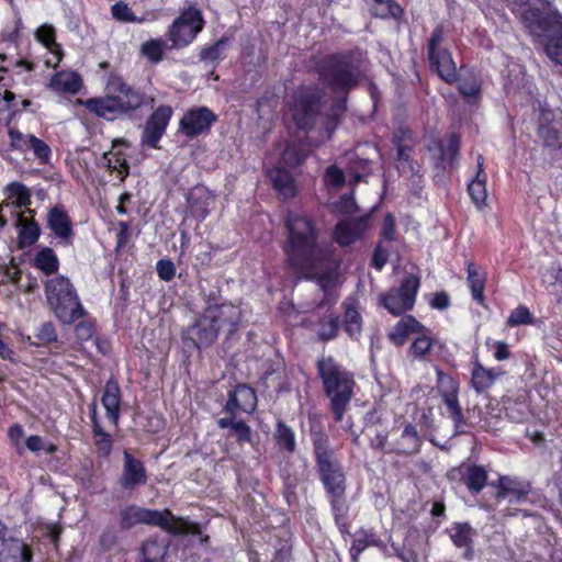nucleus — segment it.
Returning <instances> with one entry per match:
<instances>
[{
    "instance_id": "1",
    "label": "nucleus",
    "mask_w": 562,
    "mask_h": 562,
    "mask_svg": "<svg viewBox=\"0 0 562 562\" xmlns=\"http://www.w3.org/2000/svg\"><path fill=\"white\" fill-rule=\"evenodd\" d=\"M285 228L288 238L283 250L290 266L316 279L325 292L331 291L337 279V260L333 257L331 246L317 241V229L303 213L290 211Z\"/></svg>"
},
{
    "instance_id": "2",
    "label": "nucleus",
    "mask_w": 562,
    "mask_h": 562,
    "mask_svg": "<svg viewBox=\"0 0 562 562\" xmlns=\"http://www.w3.org/2000/svg\"><path fill=\"white\" fill-rule=\"evenodd\" d=\"M513 10H524L521 19L526 27L544 36V52L551 61L562 66V13L550 0H505Z\"/></svg>"
},
{
    "instance_id": "3",
    "label": "nucleus",
    "mask_w": 562,
    "mask_h": 562,
    "mask_svg": "<svg viewBox=\"0 0 562 562\" xmlns=\"http://www.w3.org/2000/svg\"><path fill=\"white\" fill-rule=\"evenodd\" d=\"M109 91L110 94L105 98L87 101L91 112L106 120L120 115L133 117L142 108H153L156 101L154 93L136 89L119 78L109 83Z\"/></svg>"
},
{
    "instance_id": "4",
    "label": "nucleus",
    "mask_w": 562,
    "mask_h": 562,
    "mask_svg": "<svg viewBox=\"0 0 562 562\" xmlns=\"http://www.w3.org/2000/svg\"><path fill=\"white\" fill-rule=\"evenodd\" d=\"M318 374L330 401V409L336 422H341L353 395V375L341 369L331 358L317 362Z\"/></svg>"
},
{
    "instance_id": "5",
    "label": "nucleus",
    "mask_w": 562,
    "mask_h": 562,
    "mask_svg": "<svg viewBox=\"0 0 562 562\" xmlns=\"http://www.w3.org/2000/svg\"><path fill=\"white\" fill-rule=\"evenodd\" d=\"M45 295L55 317L63 324L71 325L86 314L76 289L64 276L47 280Z\"/></svg>"
},
{
    "instance_id": "6",
    "label": "nucleus",
    "mask_w": 562,
    "mask_h": 562,
    "mask_svg": "<svg viewBox=\"0 0 562 562\" xmlns=\"http://www.w3.org/2000/svg\"><path fill=\"white\" fill-rule=\"evenodd\" d=\"M120 517L121 526L125 529L144 524L160 527L175 535L200 533L199 525L183 518L175 517L168 510L159 512L137 505H130L121 510Z\"/></svg>"
},
{
    "instance_id": "7",
    "label": "nucleus",
    "mask_w": 562,
    "mask_h": 562,
    "mask_svg": "<svg viewBox=\"0 0 562 562\" xmlns=\"http://www.w3.org/2000/svg\"><path fill=\"white\" fill-rule=\"evenodd\" d=\"M321 480L330 497H342L346 492V477L334 453L327 449V439L318 437L314 441Z\"/></svg>"
},
{
    "instance_id": "8",
    "label": "nucleus",
    "mask_w": 562,
    "mask_h": 562,
    "mask_svg": "<svg viewBox=\"0 0 562 562\" xmlns=\"http://www.w3.org/2000/svg\"><path fill=\"white\" fill-rule=\"evenodd\" d=\"M204 20L202 12L195 7L184 9L172 22L168 30V37L173 48H183L191 44L202 31Z\"/></svg>"
},
{
    "instance_id": "9",
    "label": "nucleus",
    "mask_w": 562,
    "mask_h": 562,
    "mask_svg": "<svg viewBox=\"0 0 562 562\" xmlns=\"http://www.w3.org/2000/svg\"><path fill=\"white\" fill-rule=\"evenodd\" d=\"M321 77L334 89H350L358 82V74L345 57L331 55L324 61L321 69Z\"/></svg>"
},
{
    "instance_id": "10",
    "label": "nucleus",
    "mask_w": 562,
    "mask_h": 562,
    "mask_svg": "<svg viewBox=\"0 0 562 562\" xmlns=\"http://www.w3.org/2000/svg\"><path fill=\"white\" fill-rule=\"evenodd\" d=\"M419 289V279L413 274L406 276L398 288L391 289L382 303L393 315L398 316L413 308Z\"/></svg>"
},
{
    "instance_id": "11",
    "label": "nucleus",
    "mask_w": 562,
    "mask_h": 562,
    "mask_svg": "<svg viewBox=\"0 0 562 562\" xmlns=\"http://www.w3.org/2000/svg\"><path fill=\"white\" fill-rule=\"evenodd\" d=\"M319 108L321 100L316 93L304 89L295 94L293 103L290 104V113L300 130H307L315 122Z\"/></svg>"
},
{
    "instance_id": "12",
    "label": "nucleus",
    "mask_w": 562,
    "mask_h": 562,
    "mask_svg": "<svg viewBox=\"0 0 562 562\" xmlns=\"http://www.w3.org/2000/svg\"><path fill=\"white\" fill-rule=\"evenodd\" d=\"M204 312L218 331L227 333L229 336L236 331L241 321L240 307L228 302H209Z\"/></svg>"
},
{
    "instance_id": "13",
    "label": "nucleus",
    "mask_w": 562,
    "mask_h": 562,
    "mask_svg": "<svg viewBox=\"0 0 562 562\" xmlns=\"http://www.w3.org/2000/svg\"><path fill=\"white\" fill-rule=\"evenodd\" d=\"M442 30L436 29L429 41V59L434 67H436L439 76L447 82H451L457 78V66L451 57V54L446 49H440Z\"/></svg>"
},
{
    "instance_id": "14",
    "label": "nucleus",
    "mask_w": 562,
    "mask_h": 562,
    "mask_svg": "<svg viewBox=\"0 0 562 562\" xmlns=\"http://www.w3.org/2000/svg\"><path fill=\"white\" fill-rule=\"evenodd\" d=\"M217 120L216 114L206 106L188 110L179 122V130L192 138L207 132Z\"/></svg>"
},
{
    "instance_id": "15",
    "label": "nucleus",
    "mask_w": 562,
    "mask_h": 562,
    "mask_svg": "<svg viewBox=\"0 0 562 562\" xmlns=\"http://www.w3.org/2000/svg\"><path fill=\"white\" fill-rule=\"evenodd\" d=\"M173 110L170 105L158 106L147 119L143 134L142 143L151 148H157L158 143L165 134L167 126L172 117Z\"/></svg>"
},
{
    "instance_id": "16",
    "label": "nucleus",
    "mask_w": 562,
    "mask_h": 562,
    "mask_svg": "<svg viewBox=\"0 0 562 562\" xmlns=\"http://www.w3.org/2000/svg\"><path fill=\"white\" fill-rule=\"evenodd\" d=\"M218 328L206 317V313L195 321L194 324L189 326L183 333L186 342H191L193 347L201 349L207 348L215 342L218 337Z\"/></svg>"
},
{
    "instance_id": "17",
    "label": "nucleus",
    "mask_w": 562,
    "mask_h": 562,
    "mask_svg": "<svg viewBox=\"0 0 562 562\" xmlns=\"http://www.w3.org/2000/svg\"><path fill=\"white\" fill-rule=\"evenodd\" d=\"M438 375L441 384H443L445 381L448 383V385L440 391L447 415L452 419L456 431L463 434L467 431V424L458 401V386L452 379L445 376L441 372H438Z\"/></svg>"
},
{
    "instance_id": "18",
    "label": "nucleus",
    "mask_w": 562,
    "mask_h": 562,
    "mask_svg": "<svg viewBox=\"0 0 562 562\" xmlns=\"http://www.w3.org/2000/svg\"><path fill=\"white\" fill-rule=\"evenodd\" d=\"M47 226L59 244L70 245L72 243V222L67 212L61 207L54 206L48 211Z\"/></svg>"
},
{
    "instance_id": "19",
    "label": "nucleus",
    "mask_w": 562,
    "mask_h": 562,
    "mask_svg": "<svg viewBox=\"0 0 562 562\" xmlns=\"http://www.w3.org/2000/svg\"><path fill=\"white\" fill-rule=\"evenodd\" d=\"M369 227V217L340 221L335 228L334 238L340 246H349L360 239Z\"/></svg>"
},
{
    "instance_id": "20",
    "label": "nucleus",
    "mask_w": 562,
    "mask_h": 562,
    "mask_svg": "<svg viewBox=\"0 0 562 562\" xmlns=\"http://www.w3.org/2000/svg\"><path fill=\"white\" fill-rule=\"evenodd\" d=\"M257 406V396L254 389L240 384L229 393V398L226 403V411L233 415L238 412L252 413Z\"/></svg>"
},
{
    "instance_id": "21",
    "label": "nucleus",
    "mask_w": 562,
    "mask_h": 562,
    "mask_svg": "<svg viewBox=\"0 0 562 562\" xmlns=\"http://www.w3.org/2000/svg\"><path fill=\"white\" fill-rule=\"evenodd\" d=\"M147 482L146 469L140 460L135 459L130 452H124V464L121 475V485L124 488H134Z\"/></svg>"
},
{
    "instance_id": "22",
    "label": "nucleus",
    "mask_w": 562,
    "mask_h": 562,
    "mask_svg": "<svg viewBox=\"0 0 562 562\" xmlns=\"http://www.w3.org/2000/svg\"><path fill=\"white\" fill-rule=\"evenodd\" d=\"M35 37L49 54L45 60L46 66L56 68L61 61L63 50L56 42L55 29L49 24H43L36 30Z\"/></svg>"
},
{
    "instance_id": "23",
    "label": "nucleus",
    "mask_w": 562,
    "mask_h": 562,
    "mask_svg": "<svg viewBox=\"0 0 562 562\" xmlns=\"http://www.w3.org/2000/svg\"><path fill=\"white\" fill-rule=\"evenodd\" d=\"M34 211H22L16 218L20 247L34 245L41 235V228L34 220Z\"/></svg>"
},
{
    "instance_id": "24",
    "label": "nucleus",
    "mask_w": 562,
    "mask_h": 562,
    "mask_svg": "<svg viewBox=\"0 0 562 562\" xmlns=\"http://www.w3.org/2000/svg\"><path fill=\"white\" fill-rule=\"evenodd\" d=\"M4 203L22 211H32V191L20 181H12L3 188Z\"/></svg>"
},
{
    "instance_id": "25",
    "label": "nucleus",
    "mask_w": 562,
    "mask_h": 562,
    "mask_svg": "<svg viewBox=\"0 0 562 562\" xmlns=\"http://www.w3.org/2000/svg\"><path fill=\"white\" fill-rule=\"evenodd\" d=\"M187 201L190 213L200 221H203L210 213L214 195L205 187H196L188 194Z\"/></svg>"
},
{
    "instance_id": "26",
    "label": "nucleus",
    "mask_w": 562,
    "mask_h": 562,
    "mask_svg": "<svg viewBox=\"0 0 562 562\" xmlns=\"http://www.w3.org/2000/svg\"><path fill=\"white\" fill-rule=\"evenodd\" d=\"M101 403L106 412V417L116 426L120 418L121 405V391L117 382L109 380L105 383Z\"/></svg>"
},
{
    "instance_id": "27",
    "label": "nucleus",
    "mask_w": 562,
    "mask_h": 562,
    "mask_svg": "<svg viewBox=\"0 0 562 562\" xmlns=\"http://www.w3.org/2000/svg\"><path fill=\"white\" fill-rule=\"evenodd\" d=\"M268 177L273 188L282 199H291L296 194L297 190L294 179L288 170L278 166L268 170Z\"/></svg>"
},
{
    "instance_id": "28",
    "label": "nucleus",
    "mask_w": 562,
    "mask_h": 562,
    "mask_svg": "<svg viewBox=\"0 0 562 562\" xmlns=\"http://www.w3.org/2000/svg\"><path fill=\"white\" fill-rule=\"evenodd\" d=\"M448 533L454 546L465 549L464 558L472 559V542L476 531L467 522H457L448 529Z\"/></svg>"
},
{
    "instance_id": "29",
    "label": "nucleus",
    "mask_w": 562,
    "mask_h": 562,
    "mask_svg": "<svg viewBox=\"0 0 562 562\" xmlns=\"http://www.w3.org/2000/svg\"><path fill=\"white\" fill-rule=\"evenodd\" d=\"M0 562H32V551L22 540L10 537L0 550Z\"/></svg>"
},
{
    "instance_id": "30",
    "label": "nucleus",
    "mask_w": 562,
    "mask_h": 562,
    "mask_svg": "<svg viewBox=\"0 0 562 562\" xmlns=\"http://www.w3.org/2000/svg\"><path fill=\"white\" fill-rule=\"evenodd\" d=\"M82 86L81 77L75 71H59L55 74L48 87L57 93L76 94Z\"/></svg>"
},
{
    "instance_id": "31",
    "label": "nucleus",
    "mask_w": 562,
    "mask_h": 562,
    "mask_svg": "<svg viewBox=\"0 0 562 562\" xmlns=\"http://www.w3.org/2000/svg\"><path fill=\"white\" fill-rule=\"evenodd\" d=\"M424 331V325L413 316L402 317L389 333V339L396 346L405 344L412 334Z\"/></svg>"
},
{
    "instance_id": "32",
    "label": "nucleus",
    "mask_w": 562,
    "mask_h": 562,
    "mask_svg": "<svg viewBox=\"0 0 562 562\" xmlns=\"http://www.w3.org/2000/svg\"><path fill=\"white\" fill-rule=\"evenodd\" d=\"M502 374L501 370L487 369L475 361L471 371V385L477 393H482L488 390Z\"/></svg>"
},
{
    "instance_id": "33",
    "label": "nucleus",
    "mask_w": 562,
    "mask_h": 562,
    "mask_svg": "<svg viewBox=\"0 0 562 562\" xmlns=\"http://www.w3.org/2000/svg\"><path fill=\"white\" fill-rule=\"evenodd\" d=\"M90 413L92 422L93 440L97 447L98 454L102 458H106L110 456L112 451L113 440L111 436L104 431V429L99 423L95 404H92L90 406Z\"/></svg>"
},
{
    "instance_id": "34",
    "label": "nucleus",
    "mask_w": 562,
    "mask_h": 562,
    "mask_svg": "<svg viewBox=\"0 0 562 562\" xmlns=\"http://www.w3.org/2000/svg\"><path fill=\"white\" fill-rule=\"evenodd\" d=\"M469 194L477 209L485 205L487 198L486 175L483 170V157H477V171L475 178L468 186Z\"/></svg>"
},
{
    "instance_id": "35",
    "label": "nucleus",
    "mask_w": 562,
    "mask_h": 562,
    "mask_svg": "<svg viewBox=\"0 0 562 562\" xmlns=\"http://www.w3.org/2000/svg\"><path fill=\"white\" fill-rule=\"evenodd\" d=\"M344 328L345 331L351 337L357 338L362 328V318L359 313L358 302L353 297H348L344 302Z\"/></svg>"
},
{
    "instance_id": "36",
    "label": "nucleus",
    "mask_w": 562,
    "mask_h": 562,
    "mask_svg": "<svg viewBox=\"0 0 562 562\" xmlns=\"http://www.w3.org/2000/svg\"><path fill=\"white\" fill-rule=\"evenodd\" d=\"M468 285L471 290L472 297L477 303L484 302V288L486 282V273L477 268L474 263L470 262L467 267Z\"/></svg>"
},
{
    "instance_id": "37",
    "label": "nucleus",
    "mask_w": 562,
    "mask_h": 562,
    "mask_svg": "<svg viewBox=\"0 0 562 562\" xmlns=\"http://www.w3.org/2000/svg\"><path fill=\"white\" fill-rule=\"evenodd\" d=\"M33 266L49 276L55 273L59 268V259L56 252L49 247H41L33 258Z\"/></svg>"
},
{
    "instance_id": "38",
    "label": "nucleus",
    "mask_w": 562,
    "mask_h": 562,
    "mask_svg": "<svg viewBox=\"0 0 562 562\" xmlns=\"http://www.w3.org/2000/svg\"><path fill=\"white\" fill-rule=\"evenodd\" d=\"M168 551V541L165 539L158 540L149 538L144 542L142 548L143 560L142 562H168L166 560Z\"/></svg>"
},
{
    "instance_id": "39",
    "label": "nucleus",
    "mask_w": 562,
    "mask_h": 562,
    "mask_svg": "<svg viewBox=\"0 0 562 562\" xmlns=\"http://www.w3.org/2000/svg\"><path fill=\"white\" fill-rule=\"evenodd\" d=\"M460 147V137L456 134H450L446 143H439L440 165L443 169L452 167L458 156Z\"/></svg>"
},
{
    "instance_id": "40",
    "label": "nucleus",
    "mask_w": 562,
    "mask_h": 562,
    "mask_svg": "<svg viewBox=\"0 0 562 562\" xmlns=\"http://www.w3.org/2000/svg\"><path fill=\"white\" fill-rule=\"evenodd\" d=\"M420 439L417 429L412 424H407L401 435L396 450L401 453L409 454L418 450Z\"/></svg>"
},
{
    "instance_id": "41",
    "label": "nucleus",
    "mask_w": 562,
    "mask_h": 562,
    "mask_svg": "<svg viewBox=\"0 0 562 562\" xmlns=\"http://www.w3.org/2000/svg\"><path fill=\"white\" fill-rule=\"evenodd\" d=\"M166 47L161 38L149 40L142 44L140 54L151 64H158L164 58Z\"/></svg>"
},
{
    "instance_id": "42",
    "label": "nucleus",
    "mask_w": 562,
    "mask_h": 562,
    "mask_svg": "<svg viewBox=\"0 0 562 562\" xmlns=\"http://www.w3.org/2000/svg\"><path fill=\"white\" fill-rule=\"evenodd\" d=\"M419 336L414 339L409 347V353L412 357L422 359L424 358L432 347V338L430 330L424 326V331L418 333Z\"/></svg>"
},
{
    "instance_id": "43",
    "label": "nucleus",
    "mask_w": 562,
    "mask_h": 562,
    "mask_svg": "<svg viewBox=\"0 0 562 562\" xmlns=\"http://www.w3.org/2000/svg\"><path fill=\"white\" fill-rule=\"evenodd\" d=\"M104 164L111 171H116L123 180L128 175V165L125 156L120 150H111L103 156Z\"/></svg>"
},
{
    "instance_id": "44",
    "label": "nucleus",
    "mask_w": 562,
    "mask_h": 562,
    "mask_svg": "<svg viewBox=\"0 0 562 562\" xmlns=\"http://www.w3.org/2000/svg\"><path fill=\"white\" fill-rule=\"evenodd\" d=\"M277 445L280 449L293 452L295 449V435L293 430L282 422H278L276 431Z\"/></svg>"
},
{
    "instance_id": "45",
    "label": "nucleus",
    "mask_w": 562,
    "mask_h": 562,
    "mask_svg": "<svg viewBox=\"0 0 562 562\" xmlns=\"http://www.w3.org/2000/svg\"><path fill=\"white\" fill-rule=\"evenodd\" d=\"M459 92L465 98L467 102H475L481 92V85L477 78H462L458 85Z\"/></svg>"
},
{
    "instance_id": "46",
    "label": "nucleus",
    "mask_w": 562,
    "mask_h": 562,
    "mask_svg": "<svg viewBox=\"0 0 562 562\" xmlns=\"http://www.w3.org/2000/svg\"><path fill=\"white\" fill-rule=\"evenodd\" d=\"M535 323V316L531 314L530 310L526 305H519L514 308L508 318L507 326L517 327L521 325H532Z\"/></svg>"
},
{
    "instance_id": "47",
    "label": "nucleus",
    "mask_w": 562,
    "mask_h": 562,
    "mask_svg": "<svg viewBox=\"0 0 562 562\" xmlns=\"http://www.w3.org/2000/svg\"><path fill=\"white\" fill-rule=\"evenodd\" d=\"M486 480L487 473L484 468L477 465L469 468L467 485L472 492L479 493L484 487Z\"/></svg>"
},
{
    "instance_id": "48",
    "label": "nucleus",
    "mask_w": 562,
    "mask_h": 562,
    "mask_svg": "<svg viewBox=\"0 0 562 562\" xmlns=\"http://www.w3.org/2000/svg\"><path fill=\"white\" fill-rule=\"evenodd\" d=\"M227 47V40L221 38L214 45L201 49L200 58L204 61H217L223 59Z\"/></svg>"
},
{
    "instance_id": "49",
    "label": "nucleus",
    "mask_w": 562,
    "mask_h": 562,
    "mask_svg": "<svg viewBox=\"0 0 562 562\" xmlns=\"http://www.w3.org/2000/svg\"><path fill=\"white\" fill-rule=\"evenodd\" d=\"M375 5L372 13L379 18H396L401 13V8L393 0H374Z\"/></svg>"
},
{
    "instance_id": "50",
    "label": "nucleus",
    "mask_w": 562,
    "mask_h": 562,
    "mask_svg": "<svg viewBox=\"0 0 562 562\" xmlns=\"http://www.w3.org/2000/svg\"><path fill=\"white\" fill-rule=\"evenodd\" d=\"M38 342H32L31 337H27V341L32 345H46L57 340V333L55 326L52 323L42 324L35 334Z\"/></svg>"
},
{
    "instance_id": "51",
    "label": "nucleus",
    "mask_w": 562,
    "mask_h": 562,
    "mask_svg": "<svg viewBox=\"0 0 562 562\" xmlns=\"http://www.w3.org/2000/svg\"><path fill=\"white\" fill-rule=\"evenodd\" d=\"M9 137L11 147L24 153L30 149L34 135H26L18 130L11 128L9 131Z\"/></svg>"
},
{
    "instance_id": "52",
    "label": "nucleus",
    "mask_w": 562,
    "mask_h": 562,
    "mask_svg": "<svg viewBox=\"0 0 562 562\" xmlns=\"http://www.w3.org/2000/svg\"><path fill=\"white\" fill-rule=\"evenodd\" d=\"M0 63H1L0 82H2L4 80L7 74L10 71L11 67L21 69V70H25L27 72L32 70V66L30 63H27L25 60L8 61V57L1 53H0Z\"/></svg>"
},
{
    "instance_id": "53",
    "label": "nucleus",
    "mask_w": 562,
    "mask_h": 562,
    "mask_svg": "<svg viewBox=\"0 0 562 562\" xmlns=\"http://www.w3.org/2000/svg\"><path fill=\"white\" fill-rule=\"evenodd\" d=\"M303 158L304 155L296 145H286L281 155V162L288 167H295L302 162Z\"/></svg>"
},
{
    "instance_id": "54",
    "label": "nucleus",
    "mask_w": 562,
    "mask_h": 562,
    "mask_svg": "<svg viewBox=\"0 0 562 562\" xmlns=\"http://www.w3.org/2000/svg\"><path fill=\"white\" fill-rule=\"evenodd\" d=\"M30 149L33 150L34 157L41 162L45 164L50 157L49 146L42 139L34 136Z\"/></svg>"
},
{
    "instance_id": "55",
    "label": "nucleus",
    "mask_w": 562,
    "mask_h": 562,
    "mask_svg": "<svg viewBox=\"0 0 562 562\" xmlns=\"http://www.w3.org/2000/svg\"><path fill=\"white\" fill-rule=\"evenodd\" d=\"M331 509L335 517L336 524L342 530L346 527V505L345 499L342 497H331Z\"/></svg>"
},
{
    "instance_id": "56",
    "label": "nucleus",
    "mask_w": 562,
    "mask_h": 562,
    "mask_svg": "<svg viewBox=\"0 0 562 562\" xmlns=\"http://www.w3.org/2000/svg\"><path fill=\"white\" fill-rule=\"evenodd\" d=\"M324 181L334 188L341 187L345 183V173L336 165H331L326 169Z\"/></svg>"
},
{
    "instance_id": "57",
    "label": "nucleus",
    "mask_w": 562,
    "mask_h": 562,
    "mask_svg": "<svg viewBox=\"0 0 562 562\" xmlns=\"http://www.w3.org/2000/svg\"><path fill=\"white\" fill-rule=\"evenodd\" d=\"M381 237L383 241H394L396 239L395 220L391 213H387L383 220L381 228Z\"/></svg>"
},
{
    "instance_id": "58",
    "label": "nucleus",
    "mask_w": 562,
    "mask_h": 562,
    "mask_svg": "<svg viewBox=\"0 0 562 562\" xmlns=\"http://www.w3.org/2000/svg\"><path fill=\"white\" fill-rule=\"evenodd\" d=\"M338 324L337 317H329L327 321H324L318 329L319 337L324 340L333 339L337 334Z\"/></svg>"
},
{
    "instance_id": "59",
    "label": "nucleus",
    "mask_w": 562,
    "mask_h": 562,
    "mask_svg": "<svg viewBox=\"0 0 562 562\" xmlns=\"http://www.w3.org/2000/svg\"><path fill=\"white\" fill-rule=\"evenodd\" d=\"M112 15L120 21L134 22L136 18L128 5L124 2H116L111 8Z\"/></svg>"
},
{
    "instance_id": "60",
    "label": "nucleus",
    "mask_w": 562,
    "mask_h": 562,
    "mask_svg": "<svg viewBox=\"0 0 562 562\" xmlns=\"http://www.w3.org/2000/svg\"><path fill=\"white\" fill-rule=\"evenodd\" d=\"M8 436L13 447L16 449V452L22 454L24 451V447L21 443V440L24 437L23 427L19 424L12 425L8 430Z\"/></svg>"
},
{
    "instance_id": "61",
    "label": "nucleus",
    "mask_w": 562,
    "mask_h": 562,
    "mask_svg": "<svg viewBox=\"0 0 562 562\" xmlns=\"http://www.w3.org/2000/svg\"><path fill=\"white\" fill-rule=\"evenodd\" d=\"M156 270L159 278L164 281L172 280L176 274V267L173 262L166 259H161L157 262Z\"/></svg>"
},
{
    "instance_id": "62",
    "label": "nucleus",
    "mask_w": 562,
    "mask_h": 562,
    "mask_svg": "<svg viewBox=\"0 0 562 562\" xmlns=\"http://www.w3.org/2000/svg\"><path fill=\"white\" fill-rule=\"evenodd\" d=\"M75 334L79 341H87L94 335V327L91 322L82 321L76 325Z\"/></svg>"
},
{
    "instance_id": "63",
    "label": "nucleus",
    "mask_w": 562,
    "mask_h": 562,
    "mask_svg": "<svg viewBox=\"0 0 562 562\" xmlns=\"http://www.w3.org/2000/svg\"><path fill=\"white\" fill-rule=\"evenodd\" d=\"M356 209L355 200L352 195H344L334 203V210L341 214H351Z\"/></svg>"
},
{
    "instance_id": "64",
    "label": "nucleus",
    "mask_w": 562,
    "mask_h": 562,
    "mask_svg": "<svg viewBox=\"0 0 562 562\" xmlns=\"http://www.w3.org/2000/svg\"><path fill=\"white\" fill-rule=\"evenodd\" d=\"M539 135L544 140L547 146H558L559 143V134L557 131L549 126H540L539 127Z\"/></svg>"
}]
</instances>
